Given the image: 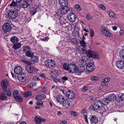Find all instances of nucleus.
Segmentation results:
<instances>
[{
    "label": "nucleus",
    "mask_w": 124,
    "mask_h": 124,
    "mask_svg": "<svg viewBox=\"0 0 124 124\" xmlns=\"http://www.w3.org/2000/svg\"><path fill=\"white\" fill-rule=\"evenodd\" d=\"M102 108V105L101 104V101L100 100H97L95 101L93 105L90 106L89 108L92 110L95 111V110H100Z\"/></svg>",
    "instance_id": "obj_1"
},
{
    "label": "nucleus",
    "mask_w": 124,
    "mask_h": 124,
    "mask_svg": "<svg viewBox=\"0 0 124 124\" xmlns=\"http://www.w3.org/2000/svg\"><path fill=\"white\" fill-rule=\"evenodd\" d=\"M6 16L10 19H13L17 16V14L13 11L8 10L6 14Z\"/></svg>",
    "instance_id": "obj_2"
},
{
    "label": "nucleus",
    "mask_w": 124,
    "mask_h": 124,
    "mask_svg": "<svg viewBox=\"0 0 124 124\" xmlns=\"http://www.w3.org/2000/svg\"><path fill=\"white\" fill-rule=\"evenodd\" d=\"M45 63L46 66L47 68L52 69L55 67V63L53 60H47Z\"/></svg>",
    "instance_id": "obj_3"
},
{
    "label": "nucleus",
    "mask_w": 124,
    "mask_h": 124,
    "mask_svg": "<svg viewBox=\"0 0 124 124\" xmlns=\"http://www.w3.org/2000/svg\"><path fill=\"white\" fill-rule=\"evenodd\" d=\"M25 68L26 71L30 74L36 73L39 71L38 69L32 66H30L29 67L27 66H26Z\"/></svg>",
    "instance_id": "obj_4"
},
{
    "label": "nucleus",
    "mask_w": 124,
    "mask_h": 124,
    "mask_svg": "<svg viewBox=\"0 0 124 124\" xmlns=\"http://www.w3.org/2000/svg\"><path fill=\"white\" fill-rule=\"evenodd\" d=\"M0 84L2 90L4 92H6L7 89V86L9 84L8 80L6 79H3Z\"/></svg>",
    "instance_id": "obj_5"
},
{
    "label": "nucleus",
    "mask_w": 124,
    "mask_h": 124,
    "mask_svg": "<svg viewBox=\"0 0 124 124\" xmlns=\"http://www.w3.org/2000/svg\"><path fill=\"white\" fill-rule=\"evenodd\" d=\"M90 60H89V62L88 63L86 67L87 70L88 72H91L93 71L95 68L93 63L92 61V62H90Z\"/></svg>",
    "instance_id": "obj_6"
},
{
    "label": "nucleus",
    "mask_w": 124,
    "mask_h": 124,
    "mask_svg": "<svg viewBox=\"0 0 124 124\" xmlns=\"http://www.w3.org/2000/svg\"><path fill=\"white\" fill-rule=\"evenodd\" d=\"M70 12V13L68 14L67 16L70 22H74L76 19V16L72 12V11Z\"/></svg>",
    "instance_id": "obj_7"
},
{
    "label": "nucleus",
    "mask_w": 124,
    "mask_h": 124,
    "mask_svg": "<svg viewBox=\"0 0 124 124\" xmlns=\"http://www.w3.org/2000/svg\"><path fill=\"white\" fill-rule=\"evenodd\" d=\"M2 28L4 31L9 32L12 29L10 24L8 23H5L2 26Z\"/></svg>",
    "instance_id": "obj_8"
},
{
    "label": "nucleus",
    "mask_w": 124,
    "mask_h": 124,
    "mask_svg": "<svg viewBox=\"0 0 124 124\" xmlns=\"http://www.w3.org/2000/svg\"><path fill=\"white\" fill-rule=\"evenodd\" d=\"M66 96L70 99L74 98L75 96V93L72 90H69L66 93Z\"/></svg>",
    "instance_id": "obj_9"
},
{
    "label": "nucleus",
    "mask_w": 124,
    "mask_h": 124,
    "mask_svg": "<svg viewBox=\"0 0 124 124\" xmlns=\"http://www.w3.org/2000/svg\"><path fill=\"white\" fill-rule=\"evenodd\" d=\"M74 64L73 63H70L68 64L66 63H64L63 65V69L65 70H69V72L70 73L72 67V65Z\"/></svg>",
    "instance_id": "obj_10"
},
{
    "label": "nucleus",
    "mask_w": 124,
    "mask_h": 124,
    "mask_svg": "<svg viewBox=\"0 0 124 124\" xmlns=\"http://www.w3.org/2000/svg\"><path fill=\"white\" fill-rule=\"evenodd\" d=\"M63 7L61 8L60 11L61 12L62 14H65L67 12H71L72 10L71 9H70L67 6H63Z\"/></svg>",
    "instance_id": "obj_11"
},
{
    "label": "nucleus",
    "mask_w": 124,
    "mask_h": 124,
    "mask_svg": "<svg viewBox=\"0 0 124 124\" xmlns=\"http://www.w3.org/2000/svg\"><path fill=\"white\" fill-rule=\"evenodd\" d=\"M90 123L92 124H96L98 122L97 117L94 115H92L88 118Z\"/></svg>",
    "instance_id": "obj_12"
},
{
    "label": "nucleus",
    "mask_w": 124,
    "mask_h": 124,
    "mask_svg": "<svg viewBox=\"0 0 124 124\" xmlns=\"http://www.w3.org/2000/svg\"><path fill=\"white\" fill-rule=\"evenodd\" d=\"M71 103V102L69 100L65 99L61 105H62L63 107L66 108H69L70 106V104Z\"/></svg>",
    "instance_id": "obj_13"
},
{
    "label": "nucleus",
    "mask_w": 124,
    "mask_h": 124,
    "mask_svg": "<svg viewBox=\"0 0 124 124\" xmlns=\"http://www.w3.org/2000/svg\"><path fill=\"white\" fill-rule=\"evenodd\" d=\"M84 53L87 54V56L89 58H92L93 57V55L95 52L91 50H88L86 51L85 49L83 48L82 49Z\"/></svg>",
    "instance_id": "obj_14"
},
{
    "label": "nucleus",
    "mask_w": 124,
    "mask_h": 124,
    "mask_svg": "<svg viewBox=\"0 0 124 124\" xmlns=\"http://www.w3.org/2000/svg\"><path fill=\"white\" fill-rule=\"evenodd\" d=\"M26 76L24 73L18 75L17 78L18 80L21 82H23L25 81L26 79Z\"/></svg>",
    "instance_id": "obj_15"
},
{
    "label": "nucleus",
    "mask_w": 124,
    "mask_h": 124,
    "mask_svg": "<svg viewBox=\"0 0 124 124\" xmlns=\"http://www.w3.org/2000/svg\"><path fill=\"white\" fill-rule=\"evenodd\" d=\"M34 122L36 124H41L42 122H44L45 121L44 119H42V118L36 116L34 118Z\"/></svg>",
    "instance_id": "obj_16"
},
{
    "label": "nucleus",
    "mask_w": 124,
    "mask_h": 124,
    "mask_svg": "<svg viewBox=\"0 0 124 124\" xmlns=\"http://www.w3.org/2000/svg\"><path fill=\"white\" fill-rule=\"evenodd\" d=\"M31 2L30 0H24L23 2L22 3L21 6L23 8H27L30 5Z\"/></svg>",
    "instance_id": "obj_17"
},
{
    "label": "nucleus",
    "mask_w": 124,
    "mask_h": 124,
    "mask_svg": "<svg viewBox=\"0 0 124 124\" xmlns=\"http://www.w3.org/2000/svg\"><path fill=\"white\" fill-rule=\"evenodd\" d=\"M22 70V68L20 66H18L15 68L14 72L15 74L19 75L21 74Z\"/></svg>",
    "instance_id": "obj_18"
},
{
    "label": "nucleus",
    "mask_w": 124,
    "mask_h": 124,
    "mask_svg": "<svg viewBox=\"0 0 124 124\" xmlns=\"http://www.w3.org/2000/svg\"><path fill=\"white\" fill-rule=\"evenodd\" d=\"M116 66L119 69H121L124 67V62L123 61H118L116 63Z\"/></svg>",
    "instance_id": "obj_19"
},
{
    "label": "nucleus",
    "mask_w": 124,
    "mask_h": 124,
    "mask_svg": "<svg viewBox=\"0 0 124 124\" xmlns=\"http://www.w3.org/2000/svg\"><path fill=\"white\" fill-rule=\"evenodd\" d=\"M50 74L51 75L52 77H57L58 75V71L55 69L53 70L50 73Z\"/></svg>",
    "instance_id": "obj_20"
},
{
    "label": "nucleus",
    "mask_w": 124,
    "mask_h": 124,
    "mask_svg": "<svg viewBox=\"0 0 124 124\" xmlns=\"http://www.w3.org/2000/svg\"><path fill=\"white\" fill-rule=\"evenodd\" d=\"M65 99L62 96L59 95L57 97L56 99L57 101L61 104Z\"/></svg>",
    "instance_id": "obj_21"
},
{
    "label": "nucleus",
    "mask_w": 124,
    "mask_h": 124,
    "mask_svg": "<svg viewBox=\"0 0 124 124\" xmlns=\"http://www.w3.org/2000/svg\"><path fill=\"white\" fill-rule=\"evenodd\" d=\"M108 98L109 102L110 101H112L115 100L116 99V97L114 94H111L109 95Z\"/></svg>",
    "instance_id": "obj_22"
},
{
    "label": "nucleus",
    "mask_w": 124,
    "mask_h": 124,
    "mask_svg": "<svg viewBox=\"0 0 124 124\" xmlns=\"http://www.w3.org/2000/svg\"><path fill=\"white\" fill-rule=\"evenodd\" d=\"M110 79L108 77L104 79V81H102L101 84L102 86L103 87H106L107 85V83L108 82L110 81Z\"/></svg>",
    "instance_id": "obj_23"
},
{
    "label": "nucleus",
    "mask_w": 124,
    "mask_h": 124,
    "mask_svg": "<svg viewBox=\"0 0 124 124\" xmlns=\"http://www.w3.org/2000/svg\"><path fill=\"white\" fill-rule=\"evenodd\" d=\"M0 100L2 101H7L8 100L5 92L2 93L0 95Z\"/></svg>",
    "instance_id": "obj_24"
},
{
    "label": "nucleus",
    "mask_w": 124,
    "mask_h": 124,
    "mask_svg": "<svg viewBox=\"0 0 124 124\" xmlns=\"http://www.w3.org/2000/svg\"><path fill=\"white\" fill-rule=\"evenodd\" d=\"M59 2L63 6H67L68 5L67 0H59Z\"/></svg>",
    "instance_id": "obj_25"
},
{
    "label": "nucleus",
    "mask_w": 124,
    "mask_h": 124,
    "mask_svg": "<svg viewBox=\"0 0 124 124\" xmlns=\"http://www.w3.org/2000/svg\"><path fill=\"white\" fill-rule=\"evenodd\" d=\"M10 41L13 44L16 43L19 41V39L16 36H13L10 39Z\"/></svg>",
    "instance_id": "obj_26"
},
{
    "label": "nucleus",
    "mask_w": 124,
    "mask_h": 124,
    "mask_svg": "<svg viewBox=\"0 0 124 124\" xmlns=\"http://www.w3.org/2000/svg\"><path fill=\"white\" fill-rule=\"evenodd\" d=\"M46 97V96L43 94H40L37 96L35 98L39 100L44 99Z\"/></svg>",
    "instance_id": "obj_27"
},
{
    "label": "nucleus",
    "mask_w": 124,
    "mask_h": 124,
    "mask_svg": "<svg viewBox=\"0 0 124 124\" xmlns=\"http://www.w3.org/2000/svg\"><path fill=\"white\" fill-rule=\"evenodd\" d=\"M109 102V101L107 98H104L102 99V101H101V104L104 105H107L108 104Z\"/></svg>",
    "instance_id": "obj_28"
},
{
    "label": "nucleus",
    "mask_w": 124,
    "mask_h": 124,
    "mask_svg": "<svg viewBox=\"0 0 124 124\" xmlns=\"http://www.w3.org/2000/svg\"><path fill=\"white\" fill-rule=\"evenodd\" d=\"M12 90L11 88L10 87H8V90L7 89V91H6V95L8 97H11V93L12 92Z\"/></svg>",
    "instance_id": "obj_29"
},
{
    "label": "nucleus",
    "mask_w": 124,
    "mask_h": 124,
    "mask_svg": "<svg viewBox=\"0 0 124 124\" xmlns=\"http://www.w3.org/2000/svg\"><path fill=\"white\" fill-rule=\"evenodd\" d=\"M77 70H78L77 66L75 64H74L73 65H72V67L70 73H73L75 72H77Z\"/></svg>",
    "instance_id": "obj_30"
},
{
    "label": "nucleus",
    "mask_w": 124,
    "mask_h": 124,
    "mask_svg": "<svg viewBox=\"0 0 124 124\" xmlns=\"http://www.w3.org/2000/svg\"><path fill=\"white\" fill-rule=\"evenodd\" d=\"M25 55L28 57L31 58L34 56V54L33 52L30 50L25 53Z\"/></svg>",
    "instance_id": "obj_31"
},
{
    "label": "nucleus",
    "mask_w": 124,
    "mask_h": 124,
    "mask_svg": "<svg viewBox=\"0 0 124 124\" xmlns=\"http://www.w3.org/2000/svg\"><path fill=\"white\" fill-rule=\"evenodd\" d=\"M14 44L13 46V48L16 50L19 49L21 47V43L19 42L17 43Z\"/></svg>",
    "instance_id": "obj_32"
},
{
    "label": "nucleus",
    "mask_w": 124,
    "mask_h": 124,
    "mask_svg": "<svg viewBox=\"0 0 124 124\" xmlns=\"http://www.w3.org/2000/svg\"><path fill=\"white\" fill-rule=\"evenodd\" d=\"M108 14L110 17L111 18H115L116 17V14L112 11H108Z\"/></svg>",
    "instance_id": "obj_33"
},
{
    "label": "nucleus",
    "mask_w": 124,
    "mask_h": 124,
    "mask_svg": "<svg viewBox=\"0 0 124 124\" xmlns=\"http://www.w3.org/2000/svg\"><path fill=\"white\" fill-rule=\"evenodd\" d=\"M102 32V33L104 34L105 36H108V34H107L106 33H107L108 31L107 29L105 27H104L101 30Z\"/></svg>",
    "instance_id": "obj_34"
},
{
    "label": "nucleus",
    "mask_w": 124,
    "mask_h": 124,
    "mask_svg": "<svg viewBox=\"0 0 124 124\" xmlns=\"http://www.w3.org/2000/svg\"><path fill=\"white\" fill-rule=\"evenodd\" d=\"M30 13L32 15H33L37 12V10L36 8H32L30 11Z\"/></svg>",
    "instance_id": "obj_35"
},
{
    "label": "nucleus",
    "mask_w": 124,
    "mask_h": 124,
    "mask_svg": "<svg viewBox=\"0 0 124 124\" xmlns=\"http://www.w3.org/2000/svg\"><path fill=\"white\" fill-rule=\"evenodd\" d=\"M85 69V67L83 66L82 67H80V68H77V72H78V73L79 74L80 73H81L83 72Z\"/></svg>",
    "instance_id": "obj_36"
},
{
    "label": "nucleus",
    "mask_w": 124,
    "mask_h": 124,
    "mask_svg": "<svg viewBox=\"0 0 124 124\" xmlns=\"http://www.w3.org/2000/svg\"><path fill=\"white\" fill-rule=\"evenodd\" d=\"M31 60L35 63L36 62H37L39 61V59L38 57L36 56H34L31 57Z\"/></svg>",
    "instance_id": "obj_37"
},
{
    "label": "nucleus",
    "mask_w": 124,
    "mask_h": 124,
    "mask_svg": "<svg viewBox=\"0 0 124 124\" xmlns=\"http://www.w3.org/2000/svg\"><path fill=\"white\" fill-rule=\"evenodd\" d=\"M15 98L16 100V101L17 102H21L23 101V98L19 95Z\"/></svg>",
    "instance_id": "obj_38"
},
{
    "label": "nucleus",
    "mask_w": 124,
    "mask_h": 124,
    "mask_svg": "<svg viewBox=\"0 0 124 124\" xmlns=\"http://www.w3.org/2000/svg\"><path fill=\"white\" fill-rule=\"evenodd\" d=\"M119 55L122 58H124V49L121 50L119 53Z\"/></svg>",
    "instance_id": "obj_39"
},
{
    "label": "nucleus",
    "mask_w": 124,
    "mask_h": 124,
    "mask_svg": "<svg viewBox=\"0 0 124 124\" xmlns=\"http://www.w3.org/2000/svg\"><path fill=\"white\" fill-rule=\"evenodd\" d=\"M79 44H80V46H82L84 48L85 47V42L84 40L79 41Z\"/></svg>",
    "instance_id": "obj_40"
},
{
    "label": "nucleus",
    "mask_w": 124,
    "mask_h": 124,
    "mask_svg": "<svg viewBox=\"0 0 124 124\" xmlns=\"http://www.w3.org/2000/svg\"><path fill=\"white\" fill-rule=\"evenodd\" d=\"M23 52H25V53L29 51L30 50V47L28 46H24L23 47Z\"/></svg>",
    "instance_id": "obj_41"
},
{
    "label": "nucleus",
    "mask_w": 124,
    "mask_h": 124,
    "mask_svg": "<svg viewBox=\"0 0 124 124\" xmlns=\"http://www.w3.org/2000/svg\"><path fill=\"white\" fill-rule=\"evenodd\" d=\"M93 58L94 59H100V57L96 52H95L93 56Z\"/></svg>",
    "instance_id": "obj_42"
},
{
    "label": "nucleus",
    "mask_w": 124,
    "mask_h": 124,
    "mask_svg": "<svg viewBox=\"0 0 124 124\" xmlns=\"http://www.w3.org/2000/svg\"><path fill=\"white\" fill-rule=\"evenodd\" d=\"M57 77L53 78V81L54 82H55V83H60L62 82V80L60 79H59L56 78Z\"/></svg>",
    "instance_id": "obj_43"
},
{
    "label": "nucleus",
    "mask_w": 124,
    "mask_h": 124,
    "mask_svg": "<svg viewBox=\"0 0 124 124\" xmlns=\"http://www.w3.org/2000/svg\"><path fill=\"white\" fill-rule=\"evenodd\" d=\"M36 84V83L35 82H32L28 84L27 86L28 88H30L35 85Z\"/></svg>",
    "instance_id": "obj_44"
},
{
    "label": "nucleus",
    "mask_w": 124,
    "mask_h": 124,
    "mask_svg": "<svg viewBox=\"0 0 124 124\" xmlns=\"http://www.w3.org/2000/svg\"><path fill=\"white\" fill-rule=\"evenodd\" d=\"M13 95L15 98L19 95L18 91L16 90H14L13 91Z\"/></svg>",
    "instance_id": "obj_45"
},
{
    "label": "nucleus",
    "mask_w": 124,
    "mask_h": 124,
    "mask_svg": "<svg viewBox=\"0 0 124 124\" xmlns=\"http://www.w3.org/2000/svg\"><path fill=\"white\" fill-rule=\"evenodd\" d=\"M70 42L74 44H76L78 43V40L75 38L71 39Z\"/></svg>",
    "instance_id": "obj_46"
},
{
    "label": "nucleus",
    "mask_w": 124,
    "mask_h": 124,
    "mask_svg": "<svg viewBox=\"0 0 124 124\" xmlns=\"http://www.w3.org/2000/svg\"><path fill=\"white\" fill-rule=\"evenodd\" d=\"M82 61H83V62L85 63H88L87 62H88V61L89 60H88V59L85 57H82Z\"/></svg>",
    "instance_id": "obj_47"
},
{
    "label": "nucleus",
    "mask_w": 124,
    "mask_h": 124,
    "mask_svg": "<svg viewBox=\"0 0 124 124\" xmlns=\"http://www.w3.org/2000/svg\"><path fill=\"white\" fill-rule=\"evenodd\" d=\"M21 60L23 62L27 64L28 65H30L31 64V62L22 59Z\"/></svg>",
    "instance_id": "obj_48"
},
{
    "label": "nucleus",
    "mask_w": 124,
    "mask_h": 124,
    "mask_svg": "<svg viewBox=\"0 0 124 124\" xmlns=\"http://www.w3.org/2000/svg\"><path fill=\"white\" fill-rule=\"evenodd\" d=\"M32 94L31 92L30 91L26 93L24 95L25 97H27L31 96Z\"/></svg>",
    "instance_id": "obj_49"
},
{
    "label": "nucleus",
    "mask_w": 124,
    "mask_h": 124,
    "mask_svg": "<svg viewBox=\"0 0 124 124\" xmlns=\"http://www.w3.org/2000/svg\"><path fill=\"white\" fill-rule=\"evenodd\" d=\"M62 80V82L63 83H64V81H66V80H68V78L67 77L64 76L63 77H62L61 78V79Z\"/></svg>",
    "instance_id": "obj_50"
},
{
    "label": "nucleus",
    "mask_w": 124,
    "mask_h": 124,
    "mask_svg": "<svg viewBox=\"0 0 124 124\" xmlns=\"http://www.w3.org/2000/svg\"><path fill=\"white\" fill-rule=\"evenodd\" d=\"M43 104L42 101L39 100L36 103V104L38 106L42 105Z\"/></svg>",
    "instance_id": "obj_51"
},
{
    "label": "nucleus",
    "mask_w": 124,
    "mask_h": 124,
    "mask_svg": "<svg viewBox=\"0 0 124 124\" xmlns=\"http://www.w3.org/2000/svg\"><path fill=\"white\" fill-rule=\"evenodd\" d=\"M90 36L91 37H93L94 35V31L92 29H90Z\"/></svg>",
    "instance_id": "obj_52"
},
{
    "label": "nucleus",
    "mask_w": 124,
    "mask_h": 124,
    "mask_svg": "<svg viewBox=\"0 0 124 124\" xmlns=\"http://www.w3.org/2000/svg\"><path fill=\"white\" fill-rule=\"evenodd\" d=\"M17 5V2L14 1H13L12 3L10 4V6H15Z\"/></svg>",
    "instance_id": "obj_53"
},
{
    "label": "nucleus",
    "mask_w": 124,
    "mask_h": 124,
    "mask_svg": "<svg viewBox=\"0 0 124 124\" xmlns=\"http://www.w3.org/2000/svg\"><path fill=\"white\" fill-rule=\"evenodd\" d=\"M75 8L79 11H80L81 9L79 5L76 4L75 6Z\"/></svg>",
    "instance_id": "obj_54"
},
{
    "label": "nucleus",
    "mask_w": 124,
    "mask_h": 124,
    "mask_svg": "<svg viewBox=\"0 0 124 124\" xmlns=\"http://www.w3.org/2000/svg\"><path fill=\"white\" fill-rule=\"evenodd\" d=\"M99 6L100 8L103 10H105L106 9V7L103 4H99Z\"/></svg>",
    "instance_id": "obj_55"
},
{
    "label": "nucleus",
    "mask_w": 124,
    "mask_h": 124,
    "mask_svg": "<svg viewBox=\"0 0 124 124\" xmlns=\"http://www.w3.org/2000/svg\"><path fill=\"white\" fill-rule=\"evenodd\" d=\"M90 79L92 80H97L98 79V78L96 77L93 76L91 77Z\"/></svg>",
    "instance_id": "obj_56"
},
{
    "label": "nucleus",
    "mask_w": 124,
    "mask_h": 124,
    "mask_svg": "<svg viewBox=\"0 0 124 124\" xmlns=\"http://www.w3.org/2000/svg\"><path fill=\"white\" fill-rule=\"evenodd\" d=\"M33 80L34 81H37L39 80V78L37 76H35L33 77Z\"/></svg>",
    "instance_id": "obj_57"
},
{
    "label": "nucleus",
    "mask_w": 124,
    "mask_h": 124,
    "mask_svg": "<svg viewBox=\"0 0 124 124\" xmlns=\"http://www.w3.org/2000/svg\"><path fill=\"white\" fill-rule=\"evenodd\" d=\"M92 17L89 14H87L86 16V19L88 20L92 19Z\"/></svg>",
    "instance_id": "obj_58"
},
{
    "label": "nucleus",
    "mask_w": 124,
    "mask_h": 124,
    "mask_svg": "<svg viewBox=\"0 0 124 124\" xmlns=\"http://www.w3.org/2000/svg\"><path fill=\"white\" fill-rule=\"evenodd\" d=\"M71 115L74 116H76L77 115V113L75 112L72 111L71 112Z\"/></svg>",
    "instance_id": "obj_59"
},
{
    "label": "nucleus",
    "mask_w": 124,
    "mask_h": 124,
    "mask_svg": "<svg viewBox=\"0 0 124 124\" xmlns=\"http://www.w3.org/2000/svg\"><path fill=\"white\" fill-rule=\"evenodd\" d=\"M107 32L106 33H107V34H108V36H106V37H109L112 36V35L110 32L108 31V32Z\"/></svg>",
    "instance_id": "obj_60"
},
{
    "label": "nucleus",
    "mask_w": 124,
    "mask_h": 124,
    "mask_svg": "<svg viewBox=\"0 0 124 124\" xmlns=\"http://www.w3.org/2000/svg\"><path fill=\"white\" fill-rule=\"evenodd\" d=\"M67 121L65 120H63L61 121L60 124H67Z\"/></svg>",
    "instance_id": "obj_61"
},
{
    "label": "nucleus",
    "mask_w": 124,
    "mask_h": 124,
    "mask_svg": "<svg viewBox=\"0 0 124 124\" xmlns=\"http://www.w3.org/2000/svg\"><path fill=\"white\" fill-rule=\"evenodd\" d=\"M120 98L122 100H124V93L122 94L120 96Z\"/></svg>",
    "instance_id": "obj_62"
},
{
    "label": "nucleus",
    "mask_w": 124,
    "mask_h": 124,
    "mask_svg": "<svg viewBox=\"0 0 124 124\" xmlns=\"http://www.w3.org/2000/svg\"><path fill=\"white\" fill-rule=\"evenodd\" d=\"M88 89V88L87 86H85V87H83V90H84L85 91H86Z\"/></svg>",
    "instance_id": "obj_63"
},
{
    "label": "nucleus",
    "mask_w": 124,
    "mask_h": 124,
    "mask_svg": "<svg viewBox=\"0 0 124 124\" xmlns=\"http://www.w3.org/2000/svg\"><path fill=\"white\" fill-rule=\"evenodd\" d=\"M39 76L41 78H45V76H44V74L43 73L42 74H41Z\"/></svg>",
    "instance_id": "obj_64"
}]
</instances>
